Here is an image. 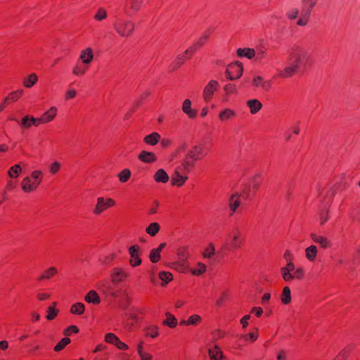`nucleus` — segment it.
I'll list each match as a JSON object with an SVG mask.
<instances>
[{
  "instance_id": "nucleus-23",
  "label": "nucleus",
  "mask_w": 360,
  "mask_h": 360,
  "mask_svg": "<svg viewBox=\"0 0 360 360\" xmlns=\"http://www.w3.org/2000/svg\"><path fill=\"white\" fill-rule=\"evenodd\" d=\"M107 205L105 202V199L103 197H100L97 198V203L94 210V213L95 214H100L101 212L107 210Z\"/></svg>"
},
{
  "instance_id": "nucleus-45",
  "label": "nucleus",
  "mask_w": 360,
  "mask_h": 360,
  "mask_svg": "<svg viewBox=\"0 0 360 360\" xmlns=\"http://www.w3.org/2000/svg\"><path fill=\"white\" fill-rule=\"evenodd\" d=\"M106 17H107L106 11L103 8H100L98 10V11L96 12V13L95 14L94 19L98 21H102L104 19H105Z\"/></svg>"
},
{
  "instance_id": "nucleus-61",
  "label": "nucleus",
  "mask_w": 360,
  "mask_h": 360,
  "mask_svg": "<svg viewBox=\"0 0 360 360\" xmlns=\"http://www.w3.org/2000/svg\"><path fill=\"white\" fill-rule=\"evenodd\" d=\"M72 73L75 75H84L85 73V70L82 69L79 66H75L72 70Z\"/></svg>"
},
{
  "instance_id": "nucleus-1",
  "label": "nucleus",
  "mask_w": 360,
  "mask_h": 360,
  "mask_svg": "<svg viewBox=\"0 0 360 360\" xmlns=\"http://www.w3.org/2000/svg\"><path fill=\"white\" fill-rule=\"evenodd\" d=\"M289 65L286 66L283 70H279L278 75L283 78L290 77L297 71L300 65L302 63L301 55L295 51H291L289 54Z\"/></svg>"
},
{
  "instance_id": "nucleus-47",
  "label": "nucleus",
  "mask_w": 360,
  "mask_h": 360,
  "mask_svg": "<svg viewBox=\"0 0 360 360\" xmlns=\"http://www.w3.org/2000/svg\"><path fill=\"white\" fill-rule=\"evenodd\" d=\"M310 18V15L307 13H304L301 12L300 18L297 22V24L300 26H304L307 24L309 19Z\"/></svg>"
},
{
  "instance_id": "nucleus-21",
  "label": "nucleus",
  "mask_w": 360,
  "mask_h": 360,
  "mask_svg": "<svg viewBox=\"0 0 360 360\" xmlns=\"http://www.w3.org/2000/svg\"><path fill=\"white\" fill-rule=\"evenodd\" d=\"M153 177L158 183H167L169 181V176L163 169H159Z\"/></svg>"
},
{
  "instance_id": "nucleus-60",
  "label": "nucleus",
  "mask_w": 360,
  "mask_h": 360,
  "mask_svg": "<svg viewBox=\"0 0 360 360\" xmlns=\"http://www.w3.org/2000/svg\"><path fill=\"white\" fill-rule=\"evenodd\" d=\"M77 92L75 89H69L65 94V99L68 100L75 97Z\"/></svg>"
},
{
  "instance_id": "nucleus-8",
  "label": "nucleus",
  "mask_w": 360,
  "mask_h": 360,
  "mask_svg": "<svg viewBox=\"0 0 360 360\" xmlns=\"http://www.w3.org/2000/svg\"><path fill=\"white\" fill-rule=\"evenodd\" d=\"M127 276L128 274L121 268L113 269L110 275L112 283L115 284L123 281Z\"/></svg>"
},
{
  "instance_id": "nucleus-63",
  "label": "nucleus",
  "mask_w": 360,
  "mask_h": 360,
  "mask_svg": "<svg viewBox=\"0 0 360 360\" xmlns=\"http://www.w3.org/2000/svg\"><path fill=\"white\" fill-rule=\"evenodd\" d=\"M250 315H245L241 319L240 323H242L243 328H245L248 325V321L250 319Z\"/></svg>"
},
{
  "instance_id": "nucleus-52",
  "label": "nucleus",
  "mask_w": 360,
  "mask_h": 360,
  "mask_svg": "<svg viewBox=\"0 0 360 360\" xmlns=\"http://www.w3.org/2000/svg\"><path fill=\"white\" fill-rule=\"evenodd\" d=\"M60 168V162L56 161L50 165L49 171L51 174H54L58 172Z\"/></svg>"
},
{
  "instance_id": "nucleus-3",
  "label": "nucleus",
  "mask_w": 360,
  "mask_h": 360,
  "mask_svg": "<svg viewBox=\"0 0 360 360\" xmlns=\"http://www.w3.org/2000/svg\"><path fill=\"white\" fill-rule=\"evenodd\" d=\"M203 148L202 146H194L192 149H191L184 160L182 162V167L185 170H188L189 167H193L194 165L193 161L198 160L200 158L199 156L202 155Z\"/></svg>"
},
{
  "instance_id": "nucleus-55",
  "label": "nucleus",
  "mask_w": 360,
  "mask_h": 360,
  "mask_svg": "<svg viewBox=\"0 0 360 360\" xmlns=\"http://www.w3.org/2000/svg\"><path fill=\"white\" fill-rule=\"evenodd\" d=\"M21 126H22L25 128H29L31 127V122H30V117L29 115L25 116L20 122Z\"/></svg>"
},
{
  "instance_id": "nucleus-31",
  "label": "nucleus",
  "mask_w": 360,
  "mask_h": 360,
  "mask_svg": "<svg viewBox=\"0 0 360 360\" xmlns=\"http://www.w3.org/2000/svg\"><path fill=\"white\" fill-rule=\"evenodd\" d=\"M160 229L158 223L153 222L146 229V232L151 236H155Z\"/></svg>"
},
{
  "instance_id": "nucleus-53",
  "label": "nucleus",
  "mask_w": 360,
  "mask_h": 360,
  "mask_svg": "<svg viewBox=\"0 0 360 360\" xmlns=\"http://www.w3.org/2000/svg\"><path fill=\"white\" fill-rule=\"evenodd\" d=\"M188 320L189 324L197 325L200 321L201 318L199 315L194 314L191 316Z\"/></svg>"
},
{
  "instance_id": "nucleus-44",
  "label": "nucleus",
  "mask_w": 360,
  "mask_h": 360,
  "mask_svg": "<svg viewBox=\"0 0 360 360\" xmlns=\"http://www.w3.org/2000/svg\"><path fill=\"white\" fill-rule=\"evenodd\" d=\"M197 266H198L197 269H193L191 271V272L193 275L200 276V275L202 274L204 272H205L206 269H207L205 264H204L201 262H198L197 264Z\"/></svg>"
},
{
  "instance_id": "nucleus-5",
  "label": "nucleus",
  "mask_w": 360,
  "mask_h": 360,
  "mask_svg": "<svg viewBox=\"0 0 360 360\" xmlns=\"http://www.w3.org/2000/svg\"><path fill=\"white\" fill-rule=\"evenodd\" d=\"M243 65L239 62L229 65L226 70V75L230 80H235L243 75Z\"/></svg>"
},
{
  "instance_id": "nucleus-13",
  "label": "nucleus",
  "mask_w": 360,
  "mask_h": 360,
  "mask_svg": "<svg viewBox=\"0 0 360 360\" xmlns=\"http://www.w3.org/2000/svg\"><path fill=\"white\" fill-rule=\"evenodd\" d=\"M79 58L82 63L89 65L94 58V54L91 48H86L82 51Z\"/></svg>"
},
{
  "instance_id": "nucleus-25",
  "label": "nucleus",
  "mask_w": 360,
  "mask_h": 360,
  "mask_svg": "<svg viewBox=\"0 0 360 360\" xmlns=\"http://www.w3.org/2000/svg\"><path fill=\"white\" fill-rule=\"evenodd\" d=\"M85 301L88 303L98 304L100 303L101 300L98 293L94 290H90L85 296Z\"/></svg>"
},
{
  "instance_id": "nucleus-12",
  "label": "nucleus",
  "mask_w": 360,
  "mask_h": 360,
  "mask_svg": "<svg viewBox=\"0 0 360 360\" xmlns=\"http://www.w3.org/2000/svg\"><path fill=\"white\" fill-rule=\"evenodd\" d=\"M182 111L189 117L194 118L197 115V111L191 108V101L189 99H186L182 105Z\"/></svg>"
},
{
  "instance_id": "nucleus-9",
  "label": "nucleus",
  "mask_w": 360,
  "mask_h": 360,
  "mask_svg": "<svg viewBox=\"0 0 360 360\" xmlns=\"http://www.w3.org/2000/svg\"><path fill=\"white\" fill-rule=\"evenodd\" d=\"M295 264L291 262H288L285 266L281 267V274L283 279L286 281H290L292 280V272L295 271Z\"/></svg>"
},
{
  "instance_id": "nucleus-16",
  "label": "nucleus",
  "mask_w": 360,
  "mask_h": 360,
  "mask_svg": "<svg viewBox=\"0 0 360 360\" xmlns=\"http://www.w3.org/2000/svg\"><path fill=\"white\" fill-rule=\"evenodd\" d=\"M208 353L212 360H221L224 358L222 351L217 345H215L213 348H210Z\"/></svg>"
},
{
  "instance_id": "nucleus-18",
  "label": "nucleus",
  "mask_w": 360,
  "mask_h": 360,
  "mask_svg": "<svg viewBox=\"0 0 360 360\" xmlns=\"http://www.w3.org/2000/svg\"><path fill=\"white\" fill-rule=\"evenodd\" d=\"M252 84L255 86H261L265 91H269L271 87V82L269 81H264L260 76L254 77Z\"/></svg>"
},
{
  "instance_id": "nucleus-32",
  "label": "nucleus",
  "mask_w": 360,
  "mask_h": 360,
  "mask_svg": "<svg viewBox=\"0 0 360 360\" xmlns=\"http://www.w3.org/2000/svg\"><path fill=\"white\" fill-rule=\"evenodd\" d=\"M58 273L56 268L51 266L47 269L39 278V280L49 279Z\"/></svg>"
},
{
  "instance_id": "nucleus-15",
  "label": "nucleus",
  "mask_w": 360,
  "mask_h": 360,
  "mask_svg": "<svg viewBox=\"0 0 360 360\" xmlns=\"http://www.w3.org/2000/svg\"><path fill=\"white\" fill-rule=\"evenodd\" d=\"M310 236L315 243L319 244L323 248H327L330 245L329 240L324 236H317L315 233H311Z\"/></svg>"
},
{
  "instance_id": "nucleus-6",
  "label": "nucleus",
  "mask_w": 360,
  "mask_h": 360,
  "mask_svg": "<svg viewBox=\"0 0 360 360\" xmlns=\"http://www.w3.org/2000/svg\"><path fill=\"white\" fill-rule=\"evenodd\" d=\"M129 254L130 255L129 264L131 266L135 267L141 264L142 260L139 257L141 249L138 245L131 246L129 248Z\"/></svg>"
},
{
  "instance_id": "nucleus-54",
  "label": "nucleus",
  "mask_w": 360,
  "mask_h": 360,
  "mask_svg": "<svg viewBox=\"0 0 360 360\" xmlns=\"http://www.w3.org/2000/svg\"><path fill=\"white\" fill-rule=\"evenodd\" d=\"M298 13L299 10L297 8H293L290 10L286 15L290 20H294L297 17Z\"/></svg>"
},
{
  "instance_id": "nucleus-30",
  "label": "nucleus",
  "mask_w": 360,
  "mask_h": 360,
  "mask_svg": "<svg viewBox=\"0 0 360 360\" xmlns=\"http://www.w3.org/2000/svg\"><path fill=\"white\" fill-rule=\"evenodd\" d=\"M281 300L284 304H289L291 302V293L289 287L285 286L283 288L281 295Z\"/></svg>"
},
{
  "instance_id": "nucleus-37",
  "label": "nucleus",
  "mask_w": 360,
  "mask_h": 360,
  "mask_svg": "<svg viewBox=\"0 0 360 360\" xmlns=\"http://www.w3.org/2000/svg\"><path fill=\"white\" fill-rule=\"evenodd\" d=\"M352 346L349 345L345 347L338 354V356L335 358V360H345L347 358V355L349 351L352 349Z\"/></svg>"
},
{
  "instance_id": "nucleus-24",
  "label": "nucleus",
  "mask_w": 360,
  "mask_h": 360,
  "mask_svg": "<svg viewBox=\"0 0 360 360\" xmlns=\"http://www.w3.org/2000/svg\"><path fill=\"white\" fill-rule=\"evenodd\" d=\"M247 105L250 108L252 114H256L262 107V104L257 99L249 100Z\"/></svg>"
},
{
  "instance_id": "nucleus-50",
  "label": "nucleus",
  "mask_w": 360,
  "mask_h": 360,
  "mask_svg": "<svg viewBox=\"0 0 360 360\" xmlns=\"http://www.w3.org/2000/svg\"><path fill=\"white\" fill-rule=\"evenodd\" d=\"M303 275H304V270L302 268L300 267L296 269H295L293 274H292V279H294V278L301 279L303 277Z\"/></svg>"
},
{
  "instance_id": "nucleus-36",
  "label": "nucleus",
  "mask_w": 360,
  "mask_h": 360,
  "mask_svg": "<svg viewBox=\"0 0 360 360\" xmlns=\"http://www.w3.org/2000/svg\"><path fill=\"white\" fill-rule=\"evenodd\" d=\"M328 209H322L319 212L318 217L321 225H323L328 219Z\"/></svg>"
},
{
  "instance_id": "nucleus-26",
  "label": "nucleus",
  "mask_w": 360,
  "mask_h": 360,
  "mask_svg": "<svg viewBox=\"0 0 360 360\" xmlns=\"http://www.w3.org/2000/svg\"><path fill=\"white\" fill-rule=\"evenodd\" d=\"M236 116V112L229 108H226L219 114L221 121H226L232 119Z\"/></svg>"
},
{
  "instance_id": "nucleus-22",
  "label": "nucleus",
  "mask_w": 360,
  "mask_h": 360,
  "mask_svg": "<svg viewBox=\"0 0 360 360\" xmlns=\"http://www.w3.org/2000/svg\"><path fill=\"white\" fill-rule=\"evenodd\" d=\"M160 140V135L157 132H153L150 134L146 136L143 141L150 146L156 145Z\"/></svg>"
},
{
  "instance_id": "nucleus-14",
  "label": "nucleus",
  "mask_w": 360,
  "mask_h": 360,
  "mask_svg": "<svg viewBox=\"0 0 360 360\" xmlns=\"http://www.w3.org/2000/svg\"><path fill=\"white\" fill-rule=\"evenodd\" d=\"M240 195L238 193H234L229 198V205L233 212H235L240 205Z\"/></svg>"
},
{
  "instance_id": "nucleus-48",
  "label": "nucleus",
  "mask_w": 360,
  "mask_h": 360,
  "mask_svg": "<svg viewBox=\"0 0 360 360\" xmlns=\"http://www.w3.org/2000/svg\"><path fill=\"white\" fill-rule=\"evenodd\" d=\"M118 339L119 338L112 333H107L105 336V340L107 342L112 345H115V342L117 341Z\"/></svg>"
},
{
  "instance_id": "nucleus-41",
  "label": "nucleus",
  "mask_w": 360,
  "mask_h": 360,
  "mask_svg": "<svg viewBox=\"0 0 360 360\" xmlns=\"http://www.w3.org/2000/svg\"><path fill=\"white\" fill-rule=\"evenodd\" d=\"M130 176H131V172L129 169H123L118 174L119 179L122 183L127 181L128 179H129Z\"/></svg>"
},
{
  "instance_id": "nucleus-33",
  "label": "nucleus",
  "mask_w": 360,
  "mask_h": 360,
  "mask_svg": "<svg viewBox=\"0 0 360 360\" xmlns=\"http://www.w3.org/2000/svg\"><path fill=\"white\" fill-rule=\"evenodd\" d=\"M70 311L72 314L80 315L84 311V304L77 302L71 307Z\"/></svg>"
},
{
  "instance_id": "nucleus-17",
  "label": "nucleus",
  "mask_w": 360,
  "mask_h": 360,
  "mask_svg": "<svg viewBox=\"0 0 360 360\" xmlns=\"http://www.w3.org/2000/svg\"><path fill=\"white\" fill-rule=\"evenodd\" d=\"M187 179V176H184L180 174V172L176 169L172 176V184L178 186H182Z\"/></svg>"
},
{
  "instance_id": "nucleus-39",
  "label": "nucleus",
  "mask_w": 360,
  "mask_h": 360,
  "mask_svg": "<svg viewBox=\"0 0 360 360\" xmlns=\"http://www.w3.org/2000/svg\"><path fill=\"white\" fill-rule=\"evenodd\" d=\"M130 8L134 12H137L141 7L143 0H129Z\"/></svg>"
},
{
  "instance_id": "nucleus-49",
  "label": "nucleus",
  "mask_w": 360,
  "mask_h": 360,
  "mask_svg": "<svg viewBox=\"0 0 360 360\" xmlns=\"http://www.w3.org/2000/svg\"><path fill=\"white\" fill-rule=\"evenodd\" d=\"M23 90H18L15 91L11 92L7 98H8V100H11L12 101H16L18 98L22 94Z\"/></svg>"
},
{
  "instance_id": "nucleus-34",
  "label": "nucleus",
  "mask_w": 360,
  "mask_h": 360,
  "mask_svg": "<svg viewBox=\"0 0 360 360\" xmlns=\"http://www.w3.org/2000/svg\"><path fill=\"white\" fill-rule=\"evenodd\" d=\"M71 342L70 339L68 338H62L57 345L54 347V351L55 352H60L63 349L65 348L66 345H68Z\"/></svg>"
},
{
  "instance_id": "nucleus-38",
  "label": "nucleus",
  "mask_w": 360,
  "mask_h": 360,
  "mask_svg": "<svg viewBox=\"0 0 360 360\" xmlns=\"http://www.w3.org/2000/svg\"><path fill=\"white\" fill-rule=\"evenodd\" d=\"M22 168L19 164H16L11 167L8 171V175L11 178H16Z\"/></svg>"
},
{
  "instance_id": "nucleus-56",
  "label": "nucleus",
  "mask_w": 360,
  "mask_h": 360,
  "mask_svg": "<svg viewBox=\"0 0 360 360\" xmlns=\"http://www.w3.org/2000/svg\"><path fill=\"white\" fill-rule=\"evenodd\" d=\"M224 90L228 94H236L237 92L236 87L234 84H228L224 86Z\"/></svg>"
},
{
  "instance_id": "nucleus-11",
  "label": "nucleus",
  "mask_w": 360,
  "mask_h": 360,
  "mask_svg": "<svg viewBox=\"0 0 360 360\" xmlns=\"http://www.w3.org/2000/svg\"><path fill=\"white\" fill-rule=\"evenodd\" d=\"M138 158L145 163H152L155 162L157 160L156 155L154 153L146 150H142L139 153Z\"/></svg>"
},
{
  "instance_id": "nucleus-51",
  "label": "nucleus",
  "mask_w": 360,
  "mask_h": 360,
  "mask_svg": "<svg viewBox=\"0 0 360 360\" xmlns=\"http://www.w3.org/2000/svg\"><path fill=\"white\" fill-rule=\"evenodd\" d=\"M79 332V328L76 326H70L65 328L63 331L64 335H69L70 333H77Z\"/></svg>"
},
{
  "instance_id": "nucleus-40",
  "label": "nucleus",
  "mask_w": 360,
  "mask_h": 360,
  "mask_svg": "<svg viewBox=\"0 0 360 360\" xmlns=\"http://www.w3.org/2000/svg\"><path fill=\"white\" fill-rule=\"evenodd\" d=\"M167 316H168V319L165 320L163 321V323L165 325L168 326L170 328H174L177 323L176 319L173 315L170 314L169 313H167Z\"/></svg>"
},
{
  "instance_id": "nucleus-4",
  "label": "nucleus",
  "mask_w": 360,
  "mask_h": 360,
  "mask_svg": "<svg viewBox=\"0 0 360 360\" xmlns=\"http://www.w3.org/2000/svg\"><path fill=\"white\" fill-rule=\"evenodd\" d=\"M114 28L121 37H129L134 30V25L130 20H122L115 23Z\"/></svg>"
},
{
  "instance_id": "nucleus-28",
  "label": "nucleus",
  "mask_w": 360,
  "mask_h": 360,
  "mask_svg": "<svg viewBox=\"0 0 360 360\" xmlns=\"http://www.w3.org/2000/svg\"><path fill=\"white\" fill-rule=\"evenodd\" d=\"M100 287L104 293L108 294L109 295L115 297L117 296V293L113 290L112 287L105 281L101 283Z\"/></svg>"
},
{
  "instance_id": "nucleus-43",
  "label": "nucleus",
  "mask_w": 360,
  "mask_h": 360,
  "mask_svg": "<svg viewBox=\"0 0 360 360\" xmlns=\"http://www.w3.org/2000/svg\"><path fill=\"white\" fill-rule=\"evenodd\" d=\"M159 250L152 249L150 252V260L153 263H156L159 261L160 259V252L158 251Z\"/></svg>"
},
{
  "instance_id": "nucleus-19",
  "label": "nucleus",
  "mask_w": 360,
  "mask_h": 360,
  "mask_svg": "<svg viewBox=\"0 0 360 360\" xmlns=\"http://www.w3.org/2000/svg\"><path fill=\"white\" fill-rule=\"evenodd\" d=\"M237 54L240 57H246L248 59H252L254 56H255L256 51L254 49L251 48H240L237 50Z\"/></svg>"
},
{
  "instance_id": "nucleus-64",
  "label": "nucleus",
  "mask_w": 360,
  "mask_h": 360,
  "mask_svg": "<svg viewBox=\"0 0 360 360\" xmlns=\"http://www.w3.org/2000/svg\"><path fill=\"white\" fill-rule=\"evenodd\" d=\"M141 357V360H151L152 359V355L143 352L141 354H139Z\"/></svg>"
},
{
  "instance_id": "nucleus-20",
  "label": "nucleus",
  "mask_w": 360,
  "mask_h": 360,
  "mask_svg": "<svg viewBox=\"0 0 360 360\" xmlns=\"http://www.w3.org/2000/svg\"><path fill=\"white\" fill-rule=\"evenodd\" d=\"M317 0H302V11L304 13L311 15V9L314 7Z\"/></svg>"
},
{
  "instance_id": "nucleus-29",
  "label": "nucleus",
  "mask_w": 360,
  "mask_h": 360,
  "mask_svg": "<svg viewBox=\"0 0 360 360\" xmlns=\"http://www.w3.org/2000/svg\"><path fill=\"white\" fill-rule=\"evenodd\" d=\"M38 81V77L35 73L30 74L27 78L23 80V85L26 88H31Z\"/></svg>"
},
{
  "instance_id": "nucleus-27",
  "label": "nucleus",
  "mask_w": 360,
  "mask_h": 360,
  "mask_svg": "<svg viewBox=\"0 0 360 360\" xmlns=\"http://www.w3.org/2000/svg\"><path fill=\"white\" fill-rule=\"evenodd\" d=\"M317 248L316 245H310L305 250L306 253V257L311 262H313L315 260L317 255Z\"/></svg>"
},
{
  "instance_id": "nucleus-2",
  "label": "nucleus",
  "mask_w": 360,
  "mask_h": 360,
  "mask_svg": "<svg viewBox=\"0 0 360 360\" xmlns=\"http://www.w3.org/2000/svg\"><path fill=\"white\" fill-rule=\"evenodd\" d=\"M42 172L41 170H34L31 173V177L26 176L21 182V188L25 193H30L37 188L40 184L41 179V176Z\"/></svg>"
},
{
  "instance_id": "nucleus-57",
  "label": "nucleus",
  "mask_w": 360,
  "mask_h": 360,
  "mask_svg": "<svg viewBox=\"0 0 360 360\" xmlns=\"http://www.w3.org/2000/svg\"><path fill=\"white\" fill-rule=\"evenodd\" d=\"M265 54H266V51L264 49L261 48V49H257V51L256 53V60H261L262 58H264L265 56Z\"/></svg>"
},
{
  "instance_id": "nucleus-10",
  "label": "nucleus",
  "mask_w": 360,
  "mask_h": 360,
  "mask_svg": "<svg viewBox=\"0 0 360 360\" xmlns=\"http://www.w3.org/2000/svg\"><path fill=\"white\" fill-rule=\"evenodd\" d=\"M56 114L57 108L53 106L42 114V115L39 117V121L41 123L50 122L55 118Z\"/></svg>"
},
{
  "instance_id": "nucleus-7",
  "label": "nucleus",
  "mask_w": 360,
  "mask_h": 360,
  "mask_svg": "<svg viewBox=\"0 0 360 360\" xmlns=\"http://www.w3.org/2000/svg\"><path fill=\"white\" fill-rule=\"evenodd\" d=\"M219 87V83L216 80H211L205 87L203 91V98L205 101L208 102L212 98L214 91Z\"/></svg>"
},
{
  "instance_id": "nucleus-62",
  "label": "nucleus",
  "mask_w": 360,
  "mask_h": 360,
  "mask_svg": "<svg viewBox=\"0 0 360 360\" xmlns=\"http://www.w3.org/2000/svg\"><path fill=\"white\" fill-rule=\"evenodd\" d=\"M153 205H154L153 207H150L149 209V214H155L157 212L156 207H158V205H159L158 202L157 200H155L153 202Z\"/></svg>"
},
{
  "instance_id": "nucleus-35",
  "label": "nucleus",
  "mask_w": 360,
  "mask_h": 360,
  "mask_svg": "<svg viewBox=\"0 0 360 360\" xmlns=\"http://www.w3.org/2000/svg\"><path fill=\"white\" fill-rule=\"evenodd\" d=\"M215 254V248L213 243H210L205 249L202 255L205 258H211Z\"/></svg>"
},
{
  "instance_id": "nucleus-59",
  "label": "nucleus",
  "mask_w": 360,
  "mask_h": 360,
  "mask_svg": "<svg viewBox=\"0 0 360 360\" xmlns=\"http://www.w3.org/2000/svg\"><path fill=\"white\" fill-rule=\"evenodd\" d=\"M118 349L122 350H126L128 349V346L123 342L120 341V339L115 342V345Z\"/></svg>"
},
{
  "instance_id": "nucleus-58",
  "label": "nucleus",
  "mask_w": 360,
  "mask_h": 360,
  "mask_svg": "<svg viewBox=\"0 0 360 360\" xmlns=\"http://www.w3.org/2000/svg\"><path fill=\"white\" fill-rule=\"evenodd\" d=\"M209 37V34H203L199 39L198 41L196 42V44H195L196 46H201L204 44L205 41L208 39Z\"/></svg>"
},
{
  "instance_id": "nucleus-42",
  "label": "nucleus",
  "mask_w": 360,
  "mask_h": 360,
  "mask_svg": "<svg viewBox=\"0 0 360 360\" xmlns=\"http://www.w3.org/2000/svg\"><path fill=\"white\" fill-rule=\"evenodd\" d=\"M58 314V310L54 308V307H49L46 318L49 321L53 320L57 316Z\"/></svg>"
},
{
  "instance_id": "nucleus-46",
  "label": "nucleus",
  "mask_w": 360,
  "mask_h": 360,
  "mask_svg": "<svg viewBox=\"0 0 360 360\" xmlns=\"http://www.w3.org/2000/svg\"><path fill=\"white\" fill-rule=\"evenodd\" d=\"M159 278L165 284L168 283L172 279V274L168 271H161L159 274Z\"/></svg>"
}]
</instances>
